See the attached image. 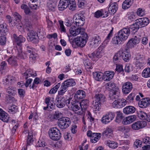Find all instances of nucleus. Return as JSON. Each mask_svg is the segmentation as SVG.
I'll use <instances>...</instances> for the list:
<instances>
[{"label":"nucleus","instance_id":"21","mask_svg":"<svg viewBox=\"0 0 150 150\" xmlns=\"http://www.w3.org/2000/svg\"><path fill=\"white\" fill-rule=\"evenodd\" d=\"M136 23L138 24L140 28L147 25L149 22V20L147 18H143L136 20Z\"/></svg>","mask_w":150,"mask_h":150},{"label":"nucleus","instance_id":"16","mask_svg":"<svg viewBox=\"0 0 150 150\" xmlns=\"http://www.w3.org/2000/svg\"><path fill=\"white\" fill-rule=\"evenodd\" d=\"M69 99L67 100L64 97H59L56 99V105L59 108H61L64 107Z\"/></svg>","mask_w":150,"mask_h":150},{"label":"nucleus","instance_id":"15","mask_svg":"<svg viewBox=\"0 0 150 150\" xmlns=\"http://www.w3.org/2000/svg\"><path fill=\"white\" fill-rule=\"evenodd\" d=\"M126 103V100L122 98L114 101L112 103V106L114 108H120L125 106Z\"/></svg>","mask_w":150,"mask_h":150},{"label":"nucleus","instance_id":"37","mask_svg":"<svg viewBox=\"0 0 150 150\" xmlns=\"http://www.w3.org/2000/svg\"><path fill=\"white\" fill-rule=\"evenodd\" d=\"M18 51V57L21 59H25L27 57V55L25 52L23 53L22 48H17Z\"/></svg>","mask_w":150,"mask_h":150},{"label":"nucleus","instance_id":"20","mask_svg":"<svg viewBox=\"0 0 150 150\" xmlns=\"http://www.w3.org/2000/svg\"><path fill=\"white\" fill-rule=\"evenodd\" d=\"M140 40V38L139 37L135 36L128 41L127 44V45L129 47H134V45L139 42Z\"/></svg>","mask_w":150,"mask_h":150},{"label":"nucleus","instance_id":"1","mask_svg":"<svg viewBox=\"0 0 150 150\" xmlns=\"http://www.w3.org/2000/svg\"><path fill=\"white\" fill-rule=\"evenodd\" d=\"M100 89H98L95 92V95L94 99L96 105L94 108L99 110L100 108V107L103 104L105 101V96L101 93Z\"/></svg>","mask_w":150,"mask_h":150},{"label":"nucleus","instance_id":"5","mask_svg":"<svg viewBox=\"0 0 150 150\" xmlns=\"http://www.w3.org/2000/svg\"><path fill=\"white\" fill-rule=\"evenodd\" d=\"M25 47L26 50V52L27 53H30L29 55L30 61H34L38 57L37 54L34 52V48L30 46L28 44L26 45Z\"/></svg>","mask_w":150,"mask_h":150},{"label":"nucleus","instance_id":"30","mask_svg":"<svg viewBox=\"0 0 150 150\" xmlns=\"http://www.w3.org/2000/svg\"><path fill=\"white\" fill-rule=\"evenodd\" d=\"M135 111V108L132 106H128L125 107L123 110V112L127 115L132 114Z\"/></svg>","mask_w":150,"mask_h":150},{"label":"nucleus","instance_id":"48","mask_svg":"<svg viewBox=\"0 0 150 150\" xmlns=\"http://www.w3.org/2000/svg\"><path fill=\"white\" fill-rule=\"evenodd\" d=\"M122 58V53L118 52L116 53L114 56V62L116 63L118 61H120Z\"/></svg>","mask_w":150,"mask_h":150},{"label":"nucleus","instance_id":"50","mask_svg":"<svg viewBox=\"0 0 150 150\" xmlns=\"http://www.w3.org/2000/svg\"><path fill=\"white\" fill-rule=\"evenodd\" d=\"M83 62L85 66L87 68L90 69H92L93 68L92 64L90 62L88 59L86 58L84 59Z\"/></svg>","mask_w":150,"mask_h":150},{"label":"nucleus","instance_id":"35","mask_svg":"<svg viewBox=\"0 0 150 150\" xmlns=\"http://www.w3.org/2000/svg\"><path fill=\"white\" fill-rule=\"evenodd\" d=\"M133 0H125L122 4V8L126 9L129 8L133 3Z\"/></svg>","mask_w":150,"mask_h":150},{"label":"nucleus","instance_id":"49","mask_svg":"<svg viewBox=\"0 0 150 150\" xmlns=\"http://www.w3.org/2000/svg\"><path fill=\"white\" fill-rule=\"evenodd\" d=\"M140 28V26H139L138 24L136 23V22L134 24L131 25L129 28L130 30H131L133 32L135 33Z\"/></svg>","mask_w":150,"mask_h":150},{"label":"nucleus","instance_id":"58","mask_svg":"<svg viewBox=\"0 0 150 150\" xmlns=\"http://www.w3.org/2000/svg\"><path fill=\"white\" fill-rule=\"evenodd\" d=\"M60 86V84L59 83H58L49 91V93L51 94L55 93Z\"/></svg>","mask_w":150,"mask_h":150},{"label":"nucleus","instance_id":"31","mask_svg":"<svg viewBox=\"0 0 150 150\" xmlns=\"http://www.w3.org/2000/svg\"><path fill=\"white\" fill-rule=\"evenodd\" d=\"M23 28L27 30H30L32 28L31 23L28 19H25L23 21Z\"/></svg>","mask_w":150,"mask_h":150},{"label":"nucleus","instance_id":"4","mask_svg":"<svg viewBox=\"0 0 150 150\" xmlns=\"http://www.w3.org/2000/svg\"><path fill=\"white\" fill-rule=\"evenodd\" d=\"M50 138L53 140H57L61 137V134L59 130L56 127L51 128L49 131Z\"/></svg>","mask_w":150,"mask_h":150},{"label":"nucleus","instance_id":"42","mask_svg":"<svg viewBox=\"0 0 150 150\" xmlns=\"http://www.w3.org/2000/svg\"><path fill=\"white\" fill-rule=\"evenodd\" d=\"M89 101L87 99L82 100L80 102V106L84 110L86 109L88 106Z\"/></svg>","mask_w":150,"mask_h":150},{"label":"nucleus","instance_id":"61","mask_svg":"<svg viewBox=\"0 0 150 150\" xmlns=\"http://www.w3.org/2000/svg\"><path fill=\"white\" fill-rule=\"evenodd\" d=\"M56 4L54 2L49 3L47 4V6L49 10L52 11H54L55 8L56 7Z\"/></svg>","mask_w":150,"mask_h":150},{"label":"nucleus","instance_id":"62","mask_svg":"<svg viewBox=\"0 0 150 150\" xmlns=\"http://www.w3.org/2000/svg\"><path fill=\"white\" fill-rule=\"evenodd\" d=\"M37 147H42L43 148L47 146L46 144L45 143L44 141L42 140H39L38 142L36 144Z\"/></svg>","mask_w":150,"mask_h":150},{"label":"nucleus","instance_id":"8","mask_svg":"<svg viewBox=\"0 0 150 150\" xmlns=\"http://www.w3.org/2000/svg\"><path fill=\"white\" fill-rule=\"evenodd\" d=\"M73 22L74 24L78 28H81L84 24L85 19L79 16L78 14L75 15L73 18Z\"/></svg>","mask_w":150,"mask_h":150},{"label":"nucleus","instance_id":"22","mask_svg":"<svg viewBox=\"0 0 150 150\" xmlns=\"http://www.w3.org/2000/svg\"><path fill=\"white\" fill-rule=\"evenodd\" d=\"M54 99L53 98L47 97L45 98V103L47 106H49L50 108L49 110L53 109L55 107V104L54 103Z\"/></svg>","mask_w":150,"mask_h":150},{"label":"nucleus","instance_id":"18","mask_svg":"<svg viewBox=\"0 0 150 150\" xmlns=\"http://www.w3.org/2000/svg\"><path fill=\"white\" fill-rule=\"evenodd\" d=\"M146 125V122L145 121H137L132 125V127L134 130H138L144 127Z\"/></svg>","mask_w":150,"mask_h":150},{"label":"nucleus","instance_id":"56","mask_svg":"<svg viewBox=\"0 0 150 150\" xmlns=\"http://www.w3.org/2000/svg\"><path fill=\"white\" fill-rule=\"evenodd\" d=\"M116 121L117 122H119L123 118L122 114L120 111H117L116 112Z\"/></svg>","mask_w":150,"mask_h":150},{"label":"nucleus","instance_id":"28","mask_svg":"<svg viewBox=\"0 0 150 150\" xmlns=\"http://www.w3.org/2000/svg\"><path fill=\"white\" fill-rule=\"evenodd\" d=\"M122 58L125 62H128L131 58L130 53L127 50H125L122 53Z\"/></svg>","mask_w":150,"mask_h":150},{"label":"nucleus","instance_id":"46","mask_svg":"<svg viewBox=\"0 0 150 150\" xmlns=\"http://www.w3.org/2000/svg\"><path fill=\"white\" fill-rule=\"evenodd\" d=\"M81 30L80 34L81 36H80V37H81L82 39L83 40L86 41V42L88 39V36L87 34L84 32L85 29L84 28H81Z\"/></svg>","mask_w":150,"mask_h":150},{"label":"nucleus","instance_id":"60","mask_svg":"<svg viewBox=\"0 0 150 150\" xmlns=\"http://www.w3.org/2000/svg\"><path fill=\"white\" fill-rule=\"evenodd\" d=\"M144 59V57L143 55L139 54L137 56L134 60L136 61L143 62Z\"/></svg>","mask_w":150,"mask_h":150},{"label":"nucleus","instance_id":"52","mask_svg":"<svg viewBox=\"0 0 150 150\" xmlns=\"http://www.w3.org/2000/svg\"><path fill=\"white\" fill-rule=\"evenodd\" d=\"M8 63L12 66H17V64L16 59L13 57H11L7 60Z\"/></svg>","mask_w":150,"mask_h":150},{"label":"nucleus","instance_id":"14","mask_svg":"<svg viewBox=\"0 0 150 150\" xmlns=\"http://www.w3.org/2000/svg\"><path fill=\"white\" fill-rule=\"evenodd\" d=\"M13 36L14 41L17 44L16 48H22L21 43L25 41V38L21 35H20L18 37H17L15 34H13Z\"/></svg>","mask_w":150,"mask_h":150},{"label":"nucleus","instance_id":"11","mask_svg":"<svg viewBox=\"0 0 150 150\" xmlns=\"http://www.w3.org/2000/svg\"><path fill=\"white\" fill-rule=\"evenodd\" d=\"M133 88L132 83L127 81L123 83L122 86V91L123 94H127L130 92Z\"/></svg>","mask_w":150,"mask_h":150},{"label":"nucleus","instance_id":"2","mask_svg":"<svg viewBox=\"0 0 150 150\" xmlns=\"http://www.w3.org/2000/svg\"><path fill=\"white\" fill-rule=\"evenodd\" d=\"M76 103L73 101L71 98H69L67 101V105L70 110H72L75 113L81 115L83 112L82 109L76 104Z\"/></svg>","mask_w":150,"mask_h":150},{"label":"nucleus","instance_id":"7","mask_svg":"<svg viewBox=\"0 0 150 150\" xmlns=\"http://www.w3.org/2000/svg\"><path fill=\"white\" fill-rule=\"evenodd\" d=\"M27 34V39L29 41L35 44L38 43V37L37 33L33 30H29Z\"/></svg>","mask_w":150,"mask_h":150},{"label":"nucleus","instance_id":"51","mask_svg":"<svg viewBox=\"0 0 150 150\" xmlns=\"http://www.w3.org/2000/svg\"><path fill=\"white\" fill-rule=\"evenodd\" d=\"M62 113L60 112L56 111L52 117H51L52 118H51V120H53V119L58 120L62 117Z\"/></svg>","mask_w":150,"mask_h":150},{"label":"nucleus","instance_id":"36","mask_svg":"<svg viewBox=\"0 0 150 150\" xmlns=\"http://www.w3.org/2000/svg\"><path fill=\"white\" fill-rule=\"evenodd\" d=\"M133 0H125L122 4V8L126 9L129 8L133 3Z\"/></svg>","mask_w":150,"mask_h":150},{"label":"nucleus","instance_id":"33","mask_svg":"<svg viewBox=\"0 0 150 150\" xmlns=\"http://www.w3.org/2000/svg\"><path fill=\"white\" fill-rule=\"evenodd\" d=\"M117 9V5L115 3H114L111 4L108 8L109 12L112 14H114L116 11Z\"/></svg>","mask_w":150,"mask_h":150},{"label":"nucleus","instance_id":"59","mask_svg":"<svg viewBox=\"0 0 150 150\" xmlns=\"http://www.w3.org/2000/svg\"><path fill=\"white\" fill-rule=\"evenodd\" d=\"M106 88H108L110 90H113L115 86V84L113 83L109 82L106 84L105 86Z\"/></svg>","mask_w":150,"mask_h":150},{"label":"nucleus","instance_id":"17","mask_svg":"<svg viewBox=\"0 0 150 150\" xmlns=\"http://www.w3.org/2000/svg\"><path fill=\"white\" fill-rule=\"evenodd\" d=\"M138 105L141 108H146L150 105V98H145L142 99L139 102Z\"/></svg>","mask_w":150,"mask_h":150},{"label":"nucleus","instance_id":"53","mask_svg":"<svg viewBox=\"0 0 150 150\" xmlns=\"http://www.w3.org/2000/svg\"><path fill=\"white\" fill-rule=\"evenodd\" d=\"M68 87L73 86L76 84V83L73 79H69L64 82Z\"/></svg>","mask_w":150,"mask_h":150},{"label":"nucleus","instance_id":"19","mask_svg":"<svg viewBox=\"0 0 150 150\" xmlns=\"http://www.w3.org/2000/svg\"><path fill=\"white\" fill-rule=\"evenodd\" d=\"M71 0H60L58 5V9L60 11H63L66 8L70 3Z\"/></svg>","mask_w":150,"mask_h":150},{"label":"nucleus","instance_id":"25","mask_svg":"<svg viewBox=\"0 0 150 150\" xmlns=\"http://www.w3.org/2000/svg\"><path fill=\"white\" fill-rule=\"evenodd\" d=\"M9 119L8 114L0 108V119L5 122H8Z\"/></svg>","mask_w":150,"mask_h":150},{"label":"nucleus","instance_id":"57","mask_svg":"<svg viewBox=\"0 0 150 150\" xmlns=\"http://www.w3.org/2000/svg\"><path fill=\"white\" fill-rule=\"evenodd\" d=\"M129 142L128 141H125L123 145L122 146V149L124 150H128L129 148Z\"/></svg>","mask_w":150,"mask_h":150},{"label":"nucleus","instance_id":"40","mask_svg":"<svg viewBox=\"0 0 150 150\" xmlns=\"http://www.w3.org/2000/svg\"><path fill=\"white\" fill-rule=\"evenodd\" d=\"M101 134L100 133H96L94 135L95 137H92L91 138V141L92 143H95L100 138Z\"/></svg>","mask_w":150,"mask_h":150},{"label":"nucleus","instance_id":"13","mask_svg":"<svg viewBox=\"0 0 150 150\" xmlns=\"http://www.w3.org/2000/svg\"><path fill=\"white\" fill-rule=\"evenodd\" d=\"M90 40V45L91 47H97L101 42L100 37L97 35L92 36Z\"/></svg>","mask_w":150,"mask_h":150},{"label":"nucleus","instance_id":"39","mask_svg":"<svg viewBox=\"0 0 150 150\" xmlns=\"http://www.w3.org/2000/svg\"><path fill=\"white\" fill-rule=\"evenodd\" d=\"M33 141V134L32 132H29L27 140V145H30L31 144Z\"/></svg>","mask_w":150,"mask_h":150},{"label":"nucleus","instance_id":"43","mask_svg":"<svg viewBox=\"0 0 150 150\" xmlns=\"http://www.w3.org/2000/svg\"><path fill=\"white\" fill-rule=\"evenodd\" d=\"M76 4L75 0H71L68 6L69 9L72 11H73L76 9Z\"/></svg>","mask_w":150,"mask_h":150},{"label":"nucleus","instance_id":"63","mask_svg":"<svg viewBox=\"0 0 150 150\" xmlns=\"http://www.w3.org/2000/svg\"><path fill=\"white\" fill-rule=\"evenodd\" d=\"M139 116L142 120H146L147 114L144 112L140 111L139 113Z\"/></svg>","mask_w":150,"mask_h":150},{"label":"nucleus","instance_id":"55","mask_svg":"<svg viewBox=\"0 0 150 150\" xmlns=\"http://www.w3.org/2000/svg\"><path fill=\"white\" fill-rule=\"evenodd\" d=\"M13 16L15 18V19L13 21V23H15V22L20 23L21 19V16L17 13H14L13 14Z\"/></svg>","mask_w":150,"mask_h":150},{"label":"nucleus","instance_id":"38","mask_svg":"<svg viewBox=\"0 0 150 150\" xmlns=\"http://www.w3.org/2000/svg\"><path fill=\"white\" fill-rule=\"evenodd\" d=\"M122 40L119 37V35L116 36L112 39V42L115 45H119L122 42Z\"/></svg>","mask_w":150,"mask_h":150},{"label":"nucleus","instance_id":"26","mask_svg":"<svg viewBox=\"0 0 150 150\" xmlns=\"http://www.w3.org/2000/svg\"><path fill=\"white\" fill-rule=\"evenodd\" d=\"M136 118V116L134 115L129 116L123 119L122 123L125 125L129 124L134 121Z\"/></svg>","mask_w":150,"mask_h":150},{"label":"nucleus","instance_id":"23","mask_svg":"<svg viewBox=\"0 0 150 150\" xmlns=\"http://www.w3.org/2000/svg\"><path fill=\"white\" fill-rule=\"evenodd\" d=\"M103 75V80L105 81H109L113 78L114 73L112 71H107L104 72Z\"/></svg>","mask_w":150,"mask_h":150},{"label":"nucleus","instance_id":"3","mask_svg":"<svg viewBox=\"0 0 150 150\" xmlns=\"http://www.w3.org/2000/svg\"><path fill=\"white\" fill-rule=\"evenodd\" d=\"M104 50L103 46H100L93 53L88 54V57L93 61H97L98 59L101 58L104 54Z\"/></svg>","mask_w":150,"mask_h":150},{"label":"nucleus","instance_id":"12","mask_svg":"<svg viewBox=\"0 0 150 150\" xmlns=\"http://www.w3.org/2000/svg\"><path fill=\"white\" fill-rule=\"evenodd\" d=\"M130 30L128 27L124 28L120 30L118 35L123 40H126L130 34Z\"/></svg>","mask_w":150,"mask_h":150},{"label":"nucleus","instance_id":"9","mask_svg":"<svg viewBox=\"0 0 150 150\" xmlns=\"http://www.w3.org/2000/svg\"><path fill=\"white\" fill-rule=\"evenodd\" d=\"M85 96V92L83 90H79L75 93L74 98H71L75 102H79L81 99L84 98Z\"/></svg>","mask_w":150,"mask_h":150},{"label":"nucleus","instance_id":"34","mask_svg":"<svg viewBox=\"0 0 150 150\" xmlns=\"http://www.w3.org/2000/svg\"><path fill=\"white\" fill-rule=\"evenodd\" d=\"M25 76V78L27 79L28 77L30 76L34 77L37 76L36 73L35 71H34L32 69H29L27 70L24 73Z\"/></svg>","mask_w":150,"mask_h":150},{"label":"nucleus","instance_id":"44","mask_svg":"<svg viewBox=\"0 0 150 150\" xmlns=\"http://www.w3.org/2000/svg\"><path fill=\"white\" fill-rule=\"evenodd\" d=\"M38 0H31L29 3V5L32 8L36 9L38 6Z\"/></svg>","mask_w":150,"mask_h":150},{"label":"nucleus","instance_id":"41","mask_svg":"<svg viewBox=\"0 0 150 150\" xmlns=\"http://www.w3.org/2000/svg\"><path fill=\"white\" fill-rule=\"evenodd\" d=\"M41 82V80L40 79L38 78H36L33 83V84L32 85H30V88H33V89H35L37 86V85L40 83Z\"/></svg>","mask_w":150,"mask_h":150},{"label":"nucleus","instance_id":"27","mask_svg":"<svg viewBox=\"0 0 150 150\" xmlns=\"http://www.w3.org/2000/svg\"><path fill=\"white\" fill-rule=\"evenodd\" d=\"M81 37L78 36L74 39L76 45L78 46L82 47L85 45L86 41L83 40Z\"/></svg>","mask_w":150,"mask_h":150},{"label":"nucleus","instance_id":"47","mask_svg":"<svg viewBox=\"0 0 150 150\" xmlns=\"http://www.w3.org/2000/svg\"><path fill=\"white\" fill-rule=\"evenodd\" d=\"M142 76L145 78H148L150 77V68H145L142 71Z\"/></svg>","mask_w":150,"mask_h":150},{"label":"nucleus","instance_id":"6","mask_svg":"<svg viewBox=\"0 0 150 150\" xmlns=\"http://www.w3.org/2000/svg\"><path fill=\"white\" fill-rule=\"evenodd\" d=\"M71 124V121L69 118L63 117L60 118L58 122V125L61 129H65L68 127Z\"/></svg>","mask_w":150,"mask_h":150},{"label":"nucleus","instance_id":"10","mask_svg":"<svg viewBox=\"0 0 150 150\" xmlns=\"http://www.w3.org/2000/svg\"><path fill=\"white\" fill-rule=\"evenodd\" d=\"M115 116V114L114 112H108L102 118L101 122L103 123L107 124L111 121Z\"/></svg>","mask_w":150,"mask_h":150},{"label":"nucleus","instance_id":"64","mask_svg":"<svg viewBox=\"0 0 150 150\" xmlns=\"http://www.w3.org/2000/svg\"><path fill=\"white\" fill-rule=\"evenodd\" d=\"M142 144V142L141 140L138 139H136L134 142V146L136 148L141 147Z\"/></svg>","mask_w":150,"mask_h":150},{"label":"nucleus","instance_id":"29","mask_svg":"<svg viewBox=\"0 0 150 150\" xmlns=\"http://www.w3.org/2000/svg\"><path fill=\"white\" fill-rule=\"evenodd\" d=\"M112 130L111 127H107L102 132V135L105 137L109 138L112 137Z\"/></svg>","mask_w":150,"mask_h":150},{"label":"nucleus","instance_id":"45","mask_svg":"<svg viewBox=\"0 0 150 150\" xmlns=\"http://www.w3.org/2000/svg\"><path fill=\"white\" fill-rule=\"evenodd\" d=\"M107 145L110 148L112 149H115L118 146V144L116 142L112 141H108L107 142Z\"/></svg>","mask_w":150,"mask_h":150},{"label":"nucleus","instance_id":"24","mask_svg":"<svg viewBox=\"0 0 150 150\" xmlns=\"http://www.w3.org/2000/svg\"><path fill=\"white\" fill-rule=\"evenodd\" d=\"M81 28H77L76 29L75 26L73 25L71 26L69 30L70 34L73 36H75L80 33Z\"/></svg>","mask_w":150,"mask_h":150},{"label":"nucleus","instance_id":"32","mask_svg":"<svg viewBox=\"0 0 150 150\" xmlns=\"http://www.w3.org/2000/svg\"><path fill=\"white\" fill-rule=\"evenodd\" d=\"M93 76L94 79L97 81H101L103 80V74L100 72H95L93 73Z\"/></svg>","mask_w":150,"mask_h":150},{"label":"nucleus","instance_id":"54","mask_svg":"<svg viewBox=\"0 0 150 150\" xmlns=\"http://www.w3.org/2000/svg\"><path fill=\"white\" fill-rule=\"evenodd\" d=\"M18 109V108L16 106L13 105L9 108L8 112H11L12 113H14L17 111Z\"/></svg>","mask_w":150,"mask_h":150}]
</instances>
